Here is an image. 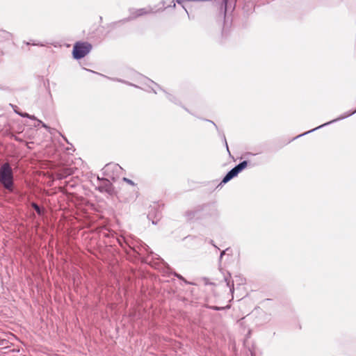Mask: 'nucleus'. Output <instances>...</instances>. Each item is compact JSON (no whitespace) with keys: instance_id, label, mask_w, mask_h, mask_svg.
Wrapping results in <instances>:
<instances>
[{"instance_id":"39448f33","label":"nucleus","mask_w":356,"mask_h":356,"mask_svg":"<svg viewBox=\"0 0 356 356\" xmlns=\"http://www.w3.org/2000/svg\"><path fill=\"white\" fill-rule=\"evenodd\" d=\"M15 113H17L18 115H19L20 116L23 117V118H30L31 120H35L38 121V122L39 124H41L42 126L45 128L47 130H49V127L45 124L44 123H43L41 120H37L36 118L34 116V115H29V113H20V112H18L17 111L15 110Z\"/></svg>"},{"instance_id":"4468645a","label":"nucleus","mask_w":356,"mask_h":356,"mask_svg":"<svg viewBox=\"0 0 356 356\" xmlns=\"http://www.w3.org/2000/svg\"><path fill=\"white\" fill-rule=\"evenodd\" d=\"M224 254H225V252L223 251V252L221 253L220 257H222Z\"/></svg>"},{"instance_id":"0eeeda50","label":"nucleus","mask_w":356,"mask_h":356,"mask_svg":"<svg viewBox=\"0 0 356 356\" xmlns=\"http://www.w3.org/2000/svg\"><path fill=\"white\" fill-rule=\"evenodd\" d=\"M32 206L34 208V209L35 210V211L39 214L40 215L41 214V209L39 207V206L35 204V203H33L32 204Z\"/></svg>"},{"instance_id":"20e7f679","label":"nucleus","mask_w":356,"mask_h":356,"mask_svg":"<svg viewBox=\"0 0 356 356\" xmlns=\"http://www.w3.org/2000/svg\"><path fill=\"white\" fill-rule=\"evenodd\" d=\"M238 173H239V172H238V169L236 167H234L229 172H228V173L225 176V177L223 178V179L222 181V183L225 184V183L228 182L233 177H236Z\"/></svg>"},{"instance_id":"ddd939ff","label":"nucleus","mask_w":356,"mask_h":356,"mask_svg":"<svg viewBox=\"0 0 356 356\" xmlns=\"http://www.w3.org/2000/svg\"><path fill=\"white\" fill-rule=\"evenodd\" d=\"M5 342H6L5 341H2L1 342H0V344H1V345H4V343H5Z\"/></svg>"},{"instance_id":"7ed1b4c3","label":"nucleus","mask_w":356,"mask_h":356,"mask_svg":"<svg viewBox=\"0 0 356 356\" xmlns=\"http://www.w3.org/2000/svg\"><path fill=\"white\" fill-rule=\"evenodd\" d=\"M102 184L97 187L98 191L102 193L105 192L108 194H111L113 192V188L110 181L107 179H102Z\"/></svg>"},{"instance_id":"f03ea898","label":"nucleus","mask_w":356,"mask_h":356,"mask_svg":"<svg viewBox=\"0 0 356 356\" xmlns=\"http://www.w3.org/2000/svg\"><path fill=\"white\" fill-rule=\"evenodd\" d=\"M91 49L92 45L88 42H76L73 48V56L76 59L82 58L90 51Z\"/></svg>"},{"instance_id":"9d476101","label":"nucleus","mask_w":356,"mask_h":356,"mask_svg":"<svg viewBox=\"0 0 356 356\" xmlns=\"http://www.w3.org/2000/svg\"><path fill=\"white\" fill-rule=\"evenodd\" d=\"M227 1L228 0H222V3L224 4L225 9L227 8Z\"/></svg>"},{"instance_id":"9b49d317","label":"nucleus","mask_w":356,"mask_h":356,"mask_svg":"<svg viewBox=\"0 0 356 356\" xmlns=\"http://www.w3.org/2000/svg\"><path fill=\"white\" fill-rule=\"evenodd\" d=\"M138 12H139V13L138 14V15H143L145 13L143 10H140Z\"/></svg>"},{"instance_id":"f257e3e1","label":"nucleus","mask_w":356,"mask_h":356,"mask_svg":"<svg viewBox=\"0 0 356 356\" xmlns=\"http://www.w3.org/2000/svg\"><path fill=\"white\" fill-rule=\"evenodd\" d=\"M0 183L5 188L10 191H13V172L8 163H3L0 168Z\"/></svg>"},{"instance_id":"423d86ee","label":"nucleus","mask_w":356,"mask_h":356,"mask_svg":"<svg viewBox=\"0 0 356 356\" xmlns=\"http://www.w3.org/2000/svg\"><path fill=\"white\" fill-rule=\"evenodd\" d=\"M248 162L246 161H244L235 167L238 169V172H240L242 170L246 168Z\"/></svg>"},{"instance_id":"6e6552de","label":"nucleus","mask_w":356,"mask_h":356,"mask_svg":"<svg viewBox=\"0 0 356 356\" xmlns=\"http://www.w3.org/2000/svg\"><path fill=\"white\" fill-rule=\"evenodd\" d=\"M225 282H227V285L229 287H230V288H232V287L233 288L234 287V284L233 283H232V284L230 283V280L229 278L225 277Z\"/></svg>"},{"instance_id":"f8f14e48","label":"nucleus","mask_w":356,"mask_h":356,"mask_svg":"<svg viewBox=\"0 0 356 356\" xmlns=\"http://www.w3.org/2000/svg\"><path fill=\"white\" fill-rule=\"evenodd\" d=\"M19 352V350H15V349L12 350L13 353H18Z\"/></svg>"},{"instance_id":"1a4fd4ad","label":"nucleus","mask_w":356,"mask_h":356,"mask_svg":"<svg viewBox=\"0 0 356 356\" xmlns=\"http://www.w3.org/2000/svg\"><path fill=\"white\" fill-rule=\"evenodd\" d=\"M123 180L130 185H134V183L133 182V181H131V179H129L128 178L124 177Z\"/></svg>"}]
</instances>
